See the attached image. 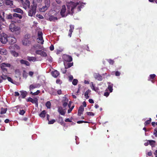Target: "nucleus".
Wrapping results in <instances>:
<instances>
[{
    "label": "nucleus",
    "mask_w": 157,
    "mask_h": 157,
    "mask_svg": "<svg viewBox=\"0 0 157 157\" xmlns=\"http://www.w3.org/2000/svg\"><path fill=\"white\" fill-rule=\"evenodd\" d=\"M85 4V3L80 2H70L67 5V11L65 6L63 5L62 6L60 12V15L63 17H66L68 14L73 15L74 12L77 13L80 11L81 9L83 8Z\"/></svg>",
    "instance_id": "obj_1"
},
{
    "label": "nucleus",
    "mask_w": 157,
    "mask_h": 157,
    "mask_svg": "<svg viewBox=\"0 0 157 157\" xmlns=\"http://www.w3.org/2000/svg\"><path fill=\"white\" fill-rule=\"evenodd\" d=\"M10 30L14 33L18 35L20 33L21 30L20 27L14 23L11 24L9 26Z\"/></svg>",
    "instance_id": "obj_2"
},
{
    "label": "nucleus",
    "mask_w": 157,
    "mask_h": 157,
    "mask_svg": "<svg viewBox=\"0 0 157 157\" xmlns=\"http://www.w3.org/2000/svg\"><path fill=\"white\" fill-rule=\"evenodd\" d=\"M33 5L31 6L30 10L28 12V15L30 17L33 16L36 12L37 4L34 1L33 2Z\"/></svg>",
    "instance_id": "obj_3"
},
{
    "label": "nucleus",
    "mask_w": 157,
    "mask_h": 157,
    "mask_svg": "<svg viewBox=\"0 0 157 157\" xmlns=\"http://www.w3.org/2000/svg\"><path fill=\"white\" fill-rule=\"evenodd\" d=\"M12 66L9 63H3L0 65V67L2 71L5 73H6L7 72V67L10 68H12Z\"/></svg>",
    "instance_id": "obj_4"
},
{
    "label": "nucleus",
    "mask_w": 157,
    "mask_h": 157,
    "mask_svg": "<svg viewBox=\"0 0 157 157\" xmlns=\"http://www.w3.org/2000/svg\"><path fill=\"white\" fill-rule=\"evenodd\" d=\"M50 2L49 0H45L44 6L39 9L40 11L44 12L50 6Z\"/></svg>",
    "instance_id": "obj_5"
},
{
    "label": "nucleus",
    "mask_w": 157,
    "mask_h": 157,
    "mask_svg": "<svg viewBox=\"0 0 157 157\" xmlns=\"http://www.w3.org/2000/svg\"><path fill=\"white\" fill-rule=\"evenodd\" d=\"M8 37L6 34L2 33L1 34L0 41L2 44H6L8 40Z\"/></svg>",
    "instance_id": "obj_6"
},
{
    "label": "nucleus",
    "mask_w": 157,
    "mask_h": 157,
    "mask_svg": "<svg viewBox=\"0 0 157 157\" xmlns=\"http://www.w3.org/2000/svg\"><path fill=\"white\" fill-rule=\"evenodd\" d=\"M30 35L28 34H26L24 38L22 41V44L24 45H27L30 43L29 39L30 38Z\"/></svg>",
    "instance_id": "obj_7"
},
{
    "label": "nucleus",
    "mask_w": 157,
    "mask_h": 157,
    "mask_svg": "<svg viewBox=\"0 0 157 157\" xmlns=\"http://www.w3.org/2000/svg\"><path fill=\"white\" fill-rule=\"evenodd\" d=\"M43 33L41 32L38 31L37 33L38 37L37 38V41L38 43L43 44L44 40L42 37Z\"/></svg>",
    "instance_id": "obj_8"
},
{
    "label": "nucleus",
    "mask_w": 157,
    "mask_h": 157,
    "mask_svg": "<svg viewBox=\"0 0 157 157\" xmlns=\"http://www.w3.org/2000/svg\"><path fill=\"white\" fill-rule=\"evenodd\" d=\"M27 101L31 102L35 104L36 107H37L38 106V99L36 98H34L33 99L29 97Z\"/></svg>",
    "instance_id": "obj_9"
},
{
    "label": "nucleus",
    "mask_w": 157,
    "mask_h": 157,
    "mask_svg": "<svg viewBox=\"0 0 157 157\" xmlns=\"http://www.w3.org/2000/svg\"><path fill=\"white\" fill-rule=\"evenodd\" d=\"M22 3H23V7L25 10H26L28 8H29L30 3L29 1L26 0L25 2Z\"/></svg>",
    "instance_id": "obj_10"
},
{
    "label": "nucleus",
    "mask_w": 157,
    "mask_h": 157,
    "mask_svg": "<svg viewBox=\"0 0 157 157\" xmlns=\"http://www.w3.org/2000/svg\"><path fill=\"white\" fill-rule=\"evenodd\" d=\"M63 58L64 60L66 62H70L72 60V57L71 56L67 55H64L63 56Z\"/></svg>",
    "instance_id": "obj_11"
},
{
    "label": "nucleus",
    "mask_w": 157,
    "mask_h": 157,
    "mask_svg": "<svg viewBox=\"0 0 157 157\" xmlns=\"http://www.w3.org/2000/svg\"><path fill=\"white\" fill-rule=\"evenodd\" d=\"M35 53L36 54L40 55L42 56L46 57L47 56L46 53L41 50H36Z\"/></svg>",
    "instance_id": "obj_12"
},
{
    "label": "nucleus",
    "mask_w": 157,
    "mask_h": 157,
    "mask_svg": "<svg viewBox=\"0 0 157 157\" xmlns=\"http://www.w3.org/2000/svg\"><path fill=\"white\" fill-rule=\"evenodd\" d=\"M8 41H10V42L11 44H13L15 43L16 41V38L14 36H8Z\"/></svg>",
    "instance_id": "obj_13"
},
{
    "label": "nucleus",
    "mask_w": 157,
    "mask_h": 157,
    "mask_svg": "<svg viewBox=\"0 0 157 157\" xmlns=\"http://www.w3.org/2000/svg\"><path fill=\"white\" fill-rule=\"evenodd\" d=\"M5 3L7 6H13V1L11 0H5Z\"/></svg>",
    "instance_id": "obj_14"
},
{
    "label": "nucleus",
    "mask_w": 157,
    "mask_h": 157,
    "mask_svg": "<svg viewBox=\"0 0 157 157\" xmlns=\"http://www.w3.org/2000/svg\"><path fill=\"white\" fill-rule=\"evenodd\" d=\"M84 110V108L82 105L81 106L78 110V116H80Z\"/></svg>",
    "instance_id": "obj_15"
},
{
    "label": "nucleus",
    "mask_w": 157,
    "mask_h": 157,
    "mask_svg": "<svg viewBox=\"0 0 157 157\" xmlns=\"http://www.w3.org/2000/svg\"><path fill=\"white\" fill-rule=\"evenodd\" d=\"M52 75L54 77L56 78L59 75V73L57 71L55 70L52 72Z\"/></svg>",
    "instance_id": "obj_16"
},
{
    "label": "nucleus",
    "mask_w": 157,
    "mask_h": 157,
    "mask_svg": "<svg viewBox=\"0 0 157 157\" xmlns=\"http://www.w3.org/2000/svg\"><path fill=\"white\" fill-rule=\"evenodd\" d=\"M94 76L95 78L98 80L101 81L102 80V76L98 74H95Z\"/></svg>",
    "instance_id": "obj_17"
},
{
    "label": "nucleus",
    "mask_w": 157,
    "mask_h": 157,
    "mask_svg": "<svg viewBox=\"0 0 157 157\" xmlns=\"http://www.w3.org/2000/svg\"><path fill=\"white\" fill-rule=\"evenodd\" d=\"M27 59L30 62H35L37 61L36 58L35 57H30L28 56L27 58Z\"/></svg>",
    "instance_id": "obj_18"
},
{
    "label": "nucleus",
    "mask_w": 157,
    "mask_h": 157,
    "mask_svg": "<svg viewBox=\"0 0 157 157\" xmlns=\"http://www.w3.org/2000/svg\"><path fill=\"white\" fill-rule=\"evenodd\" d=\"M64 64L65 68H68L71 67L73 65V63H71L64 62Z\"/></svg>",
    "instance_id": "obj_19"
},
{
    "label": "nucleus",
    "mask_w": 157,
    "mask_h": 157,
    "mask_svg": "<svg viewBox=\"0 0 157 157\" xmlns=\"http://www.w3.org/2000/svg\"><path fill=\"white\" fill-rule=\"evenodd\" d=\"M13 11L14 12L19 13L21 14L23 13V11L19 8H16L13 9Z\"/></svg>",
    "instance_id": "obj_20"
},
{
    "label": "nucleus",
    "mask_w": 157,
    "mask_h": 157,
    "mask_svg": "<svg viewBox=\"0 0 157 157\" xmlns=\"http://www.w3.org/2000/svg\"><path fill=\"white\" fill-rule=\"evenodd\" d=\"M70 29L69 30V33L68 34V36H69L70 37L71 36L72 33L73 32V31L74 29V25H70Z\"/></svg>",
    "instance_id": "obj_21"
},
{
    "label": "nucleus",
    "mask_w": 157,
    "mask_h": 157,
    "mask_svg": "<svg viewBox=\"0 0 157 157\" xmlns=\"http://www.w3.org/2000/svg\"><path fill=\"white\" fill-rule=\"evenodd\" d=\"M58 112L62 115H64L65 114V112L63 110L62 108L61 107H58Z\"/></svg>",
    "instance_id": "obj_22"
},
{
    "label": "nucleus",
    "mask_w": 157,
    "mask_h": 157,
    "mask_svg": "<svg viewBox=\"0 0 157 157\" xmlns=\"http://www.w3.org/2000/svg\"><path fill=\"white\" fill-rule=\"evenodd\" d=\"M108 83L109 84L108 89L109 90L110 92H112L113 90V84H111L110 82H108Z\"/></svg>",
    "instance_id": "obj_23"
},
{
    "label": "nucleus",
    "mask_w": 157,
    "mask_h": 157,
    "mask_svg": "<svg viewBox=\"0 0 157 157\" xmlns=\"http://www.w3.org/2000/svg\"><path fill=\"white\" fill-rule=\"evenodd\" d=\"M90 87L91 89L95 91H97L98 90V89L96 87H95V85L94 84L93 82H91L90 83Z\"/></svg>",
    "instance_id": "obj_24"
},
{
    "label": "nucleus",
    "mask_w": 157,
    "mask_h": 157,
    "mask_svg": "<svg viewBox=\"0 0 157 157\" xmlns=\"http://www.w3.org/2000/svg\"><path fill=\"white\" fill-rule=\"evenodd\" d=\"M0 54L2 55H6L7 54V52L5 49H0Z\"/></svg>",
    "instance_id": "obj_25"
},
{
    "label": "nucleus",
    "mask_w": 157,
    "mask_h": 157,
    "mask_svg": "<svg viewBox=\"0 0 157 157\" xmlns=\"http://www.w3.org/2000/svg\"><path fill=\"white\" fill-rule=\"evenodd\" d=\"M20 62L22 64H24L26 66H29L30 65L29 63L27 61H25L23 59L21 60L20 61Z\"/></svg>",
    "instance_id": "obj_26"
},
{
    "label": "nucleus",
    "mask_w": 157,
    "mask_h": 157,
    "mask_svg": "<svg viewBox=\"0 0 157 157\" xmlns=\"http://www.w3.org/2000/svg\"><path fill=\"white\" fill-rule=\"evenodd\" d=\"M21 93V95L22 98H24L26 96L27 94V92L24 91H20Z\"/></svg>",
    "instance_id": "obj_27"
},
{
    "label": "nucleus",
    "mask_w": 157,
    "mask_h": 157,
    "mask_svg": "<svg viewBox=\"0 0 157 157\" xmlns=\"http://www.w3.org/2000/svg\"><path fill=\"white\" fill-rule=\"evenodd\" d=\"M46 113L45 110H43L39 114V115L41 117L44 118L45 116Z\"/></svg>",
    "instance_id": "obj_28"
},
{
    "label": "nucleus",
    "mask_w": 157,
    "mask_h": 157,
    "mask_svg": "<svg viewBox=\"0 0 157 157\" xmlns=\"http://www.w3.org/2000/svg\"><path fill=\"white\" fill-rule=\"evenodd\" d=\"M56 17H54V16H51L49 18V20L50 21H55L57 20Z\"/></svg>",
    "instance_id": "obj_29"
},
{
    "label": "nucleus",
    "mask_w": 157,
    "mask_h": 157,
    "mask_svg": "<svg viewBox=\"0 0 157 157\" xmlns=\"http://www.w3.org/2000/svg\"><path fill=\"white\" fill-rule=\"evenodd\" d=\"M37 87V86L36 84H32L31 85L29 86L30 90H32L33 89Z\"/></svg>",
    "instance_id": "obj_30"
},
{
    "label": "nucleus",
    "mask_w": 157,
    "mask_h": 157,
    "mask_svg": "<svg viewBox=\"0 0 157 157\" xmlns=\"http://www.w3.org/2000/svg\"><path fill=\"white\" fill-rule=\"evenodd\" d=\"M90 91H91L90 90H88L85 93L84 96L85 98L86 99H88L89 98V96H88V94L90 92Z\"/></svg>",
    "instance_id": "obj_31"
},
{
    "label": "nucleus",
    "mask_w": 157,
    "mask_h": 157,
    "mask_svg": "<svg viewBox=\"0 0 157 157\" xmlns=\"http://www.w3.org/2000/svg\"><path fill=\"white\" fill-rule=\"evenodd\" d=\"M149 142V144L152 146H153L155 145V141L153 140H148L147 141Z\"/></svg>",
    "instance_id": "obj_32"
},
{
    "label": "nucleus",
    "mask_w": 157,
    "mask_h": 157,
    "mask_svg": "<svg viewBox=\"0 0 157 157\" xmlns=\"http://www.w3.org/2000/svg\"><path fill=\"white\" fill-rule=\"evenodd\" d=\"M13 16L18 17L19 19H21L22 18V16L21 15L16 13H14L13 14Z\"/></svg>",
    "instance_id": "obj_33"
},
{
    "label": "nucleus",
    "mask_w": 157,
    "mask_h": 157,
    "mask_svg": "<svg viewBox=\"0 0 157 157\" xmlns=\"http://www.w3.org/2000/svg\"><path fill=\"white\" fill-rule=\"evenodd\" d=\"M11 54L15 57H17L18 56V54L15 51H11Z\"/></svg>",
    "instance_id": "obj_34"
},
{
    "label": "nucleus",
    "mask_w": 157,
    "mask_h": 157,
    "mask_svg": "<svg viewBox=\"0 0 157 157\" xmlns=\"http://www.w3.org/2000/svg\"><path fill=\"white\" fill-rule=\"evenodd\" d=\"M7 111V109L6 108H1V111L0 112L1 114H4L6 113Z\"/></svg>",
    "instance_id": "obj_35"
},
{
    "label": "nucleus",
    "mask_w": 157,
    "mask_h": 157,
    "mask_svg": "<svg viewBox=\"0 0 157 157\" xmlns=\"http://www.w3.org/2000/svg\"><path fill=\"white\" fill-rule=\"evenodd\" d=\"M46 106L48 109H50L51 106V103L49 101H47L46 103Z\"/></svg>",
    "instance_id": "obj_36"
},
{
    "label": "nucleus",
    "mask_w": 157,
    "mask_h": 157,
    "mask_svg": "<svg viewBox=\"0 0 157 157\" xmlns=\"http://www.w3.org/2000/svg\"><path fill=\"white\" fill-rule=\"evenodd\" d=\"M68 99L66 97H64L63 98L62 100V102H68Z\"/></svg>",
    "instance_id": "obj_37"
},
{
    "label": "nucleus",
    "mask_w": 157,
    "mask_h": 157,
    "mask_svg": "<svg viewBox=\"0 0 157 157\" xmlns=\"http://www.w3.org/2000/svg\"><path fill=\"white\" fill-rule=\"evenodd\" d=\"M2 77V80H6L7 79L8 77L6 75H4L2 74V75L1 76Z\"/></svg>",
    "instance_id": "obj_38"
},
{
    "label": "nucleus",
    "mask_w": 157,
    "mask_h": 157,
    "mask_svg": "<svg viewBox=\"0 0 157 157\" xmlns=\"http://www.w3.org/2000/svg\"><path fill=\"white\" fill-rule=\"evenodd\" d=\"M39 93L40 91L39 90H37L36 92L34 93H33L31 91L30 92V94L34 95H36L38 94Z\"/></svg>",
    "instance_id": "obj_39"
},
{
    "label": "nucleus",
    "mask_w": 157,
    "mask_h": 157,
    "mask_svg": "<svg viewBox=\"0 0 157 157\" xmlns=\"http://www.w3.org/2000/svg\"><path fill=\"white\" fill-rule=\"evenodd\" d=\"M36 47L38 48V49L39 48L43 50H45L44 48L43 47V46H41L39 44L37 45V46H36ZM36 49H37V48H36Z\"/></svg>",
    "instance_id": "obj_40"
},
{
    "label": "nucleus",
    "mask_w": 157,
    "mask_h": 157,
    "mask_svg": "<svg viewBox=\"0 0 157 157\" xmlns=\"http://www.w3.org/2000/svg\"><path fill=\"white\" fill-rule=\"evenodd\" d=\"M151 121V118H150L148 120H147L145 121V122L144 123V124L145 125H147L149 124Z\"/></svg>",
    "instance_id": "obj_41"
},
{
    "label": "nucleus",
    "mask_w": 157,
    "mask_h": 157,
    "mask_svg": "<svg viewBox=\"0 0 157 157\" xmlns=\"http://www.w3.org/2000/svg\"><path fill=\"white\" fill-rule=\"evenodd\" d=\"M78 82V80L77 79H75L73 80L72 82V84L74 85H77Z\"/></svg>",
    "instance_id": "obj_42"
},
{
    "label": "nucleus",
    "mask_w": 157,
    "mask_h": 157,
    "mask_svg": "<svg viewBox=\"0 0 157 157\" xmlns=\"http://www.w3.org/2000/svg\"><path fill=\"white\" fill-rule=\"evenodd\" d=\"M55 120L54 119H52L51 121H48V124H53L55 122Z\"/></svg>",
    "instance_id": "obj_43"
},
{
    "label": "nucleus",
    "mask_w": 157,
    "mask_h": 157,
    "mask_svg": "<svg viewBox=\"0 0 157 157\" xmlns=\"http://www.w3.org/2000/svg\"><path fill=\"white\" fill-rule=\"evenodd\" d=\"M86 113L87 115L89 116H94V113L92 112H87Z\"/></svg>",
    "instance_id": "obj_44"
},
{
    "label": "nucleus",
    "mask_w": 157,
    "mask_h": 157,
    "mask_svg": "<svg viewBox=\"0 0 157 157\" xmlns=\"http://www.w3.org/2000/svg\"><path fill=\"white\" fill-rule=\"evenodd\" d=\"M13 17L11 14H10L7 16V17L8 19H12Z\"/></svg>",
    "instance_id": "obj_45"
},
{
    "label": "nucleus",
    "mask_w": 157,
    "mask_h": 157,
    "mask_svg": "<svg viewBox=\"0 0 157 157\" xmlns=\"http://www.w3.org/2000/svg\"><path fill=\"white\" fill-rule=\"evenodd\" d=\"M25 112L24 110H21L19 112V114L21 115H23L25 113Z\"/></svg>",
    "instance_id": "obj_46"
},
{
    "label": "nucleus",
    "mask_w": 157,
    "mask_h": 157,
    "mask_svg": "<svg viewBox=\"0 0 157 157\" xmlns=\"http://www.w3.org/2000/svg\"><path fill=\"white\" fill-rule=\"evenodd\" d=\"M67 68H65V67L64 68H62L61 69V71L63 73V74H65L66 73V71H66V69Z\"/></svg>",
    "instance_id": "obj_47"
},
{
    "label": "nucleus",
    "mask_w": 157,
    "mask_h": 157,
    "mask_svg": "<svg viewBox=\"0 0 157 157\" xmlns=\"http://www.w3.org/2000/svg\"><path fill=\"white\" fill-rule=\"evenodd\" d=\"M8 81L12 83H13V79L10 77H8L7 79Z\"/></svg>",
    "instance_id": "obj_48"
},
{
    "label": "nucleus",
    "mask_w": 157,
    "mask_h": 157,
    "mask_svg": "<svg viewBox=\"0 0 157 157\" xmlns=\"http://www.w3.org/2000/svg\"><path fill=\"white\" fill-rule=\"evenodd\" d=\"M36 16L38 17L39 18H40L41 19H42L44 18L43 16L40 14H37Z\"/></svg>",
    "instance_id": "obj_49"
},
{
    "label": "nucleus",
    "mask_w": 157,
    "mask_h": 157,
    "mask_svg": "<svg viewBox=\"0 0 157 157\" xmlns=\"http://www.w3.org/2000/svg\"><path fill=\"white\" fill-rule=\"evenodd\" d=\"M82 123H88V122L85 121H78L77 122V123L78 124Z\"/></svg>",
    "instance_id": "obj_50"
},
{
    "label": "nucleus",
    "mask_w": 157,
    "mask_h": 157,
    "mask_svg": "<svg viewBox=\"0 0 157 157\" xmlns=\"http://www.w3.org/2000/svg\"><path fill=\"white\" fill-rule=\"evenodd\" d=\"M34 74L33 72L30 71L29 73V75L31 77H32L33 75Z\"/></svg>",
    "instance_id": "obj_51"
},
{
    "label": "nucleus",
    "mask_w": 157,
    "mask_h": 157,
    "mask_svg": "<svg viewBox=\"0 0 157 157\" xmlns=\"http://www.w3.org/2000/svg\"><path fill=\"white\" fill-rule=\"evenodd\" d=\"M5 21V20L4 18H2L1 19H0V23L3 24V22H4Z\"/></svg>",
    "instance_id": "obj_52"
},
{
    "label": "nucleus",
    "mask_w": 157,
    "mask_h": 157,
    "mask_svg": "<svg viewBox=\"0 0 157 157\" xmlns=\"http://www.w3.org/2000/svg\"><path fill=\"white\" fill-rule=\"evenodd\" d=\"M108 62L110 64H113V63L114 61L112 60L109 59L108 60Z\"/></svg>",
    "instance_id": "obj_53"
},
{
    "label": "nucleus",
    "mask_w": 157,
    "mask_h": 157,
    "mask_svg": "<svg viewBox=\"0 0 157 157\" xmlns=\"http://www.w3.org/2000/svg\"><path fill=\"white\" fill-rule=\"evenodd\" d=\"M50 49L51 51H53L54 49V47L52 44H51L50 47Z\"/></svg>",
    "instance_id": "obj_54"
},
{
    "label": "nucleus",
    "mask_w": 157,
    "mask_h": 157,
    "mask_svg": "<svg viewBox=\"0 0 157 157\" xmlns=\"http://www.w3.org/2000/svg\"><path fill=\"white\" fill-rule=\"evenodd\" d=\"M155 76V74H152L151 75H150V77L152 79H153Z\"/></svg>",
    "instance_id": "obj_55"
},
{
    "label": "nucleus",
    "mask_w": 157,
    "mask_h": 157,
    "mask_svg": "<svg viewBox=\"0 0 157 157\" xmlns=\"http://www.w3.org/2000/svg\"><path fill=\"white\" fill-rule=\"evenodd\" d=\"M56 2L59 4H60L61 3V1L60 0H56Z\"/></svg>",
    "instance_id": "obj_56"
},
{
    "label": "nucleus",
    "mask_w": 157,
    "mask_h": 157,
    "mask_svg": "<svg viewBox=\"0 0 157 157\" xmlns=\"http://www.w3.org/2000/svg\"><path fill=\"white\" fill-rule=\"evenodd\" d=\"M69 80L70 81H71L73 79V77L72 75H70L69 76Z\"/></svg>",
    "instance_id": "obj_57"
},
{
    "label": "nucleus",
    "mask_w": 157,
    "mask_h": 157,
    "mask_svg": "<svg viewBox=\"0 0 157 157\" xmlns=\"http://www.w3.org/2000/svg\"><path fill=\"white\" fill-rule=\"evenodd\" d=\"M63 103V105L64 107H65L67 105L68 102H62Z\"/></svg>",
    "instance_id": "obj_58"
},
{
    "label": "nucleus",
    "mask_w": 157,
    "mask_h": 157,
    "mask_svg": "<svg viewBox=\"0 0 157 157\" xmlns=\"http://www.w3.org/2000/svg\"><path fill=\"white\" fill-rule=\"evenodd\" d=\"M154 134L155 135V136L157 137V130L155 129V132H154Z\"/></svg>",
    "instance_id": "obj_59"
},
{
    "label": "nucleus",
    "mask_w": 157,
    "mask_h": 157,
    "mask_svg": "<svg viewBox=\"0 0 157 157\" xmlns=\"http://www.w3.org/2000/svg\"><path fill=\"white\" fill-rule=\"evenodd\" d=\"M120 74V72L117 71H116L115 73V75L117 76H119Z\"/></svg>",
    "instance_id": "obj_60"
},
{
    "label": "nucleus",
    "mask_w": 157,
    "mask_h": 157,
    "mask_svg": "<svg viewBox=\"0 0 157 157\" xmlns=\"http://www.w3.org/2000/svg\"><path fill=\"white\" fill-rule=\"evenodd\" d=\"M57 92L58 94L60 95L62 94V91L61 90H59L57 91Z\"/></svg>",
    "instance_id": "obj_61"
},
{
    "label": "nucleus",
    "mask_w": 157,
    "mask_h": 157,
    "mask_svg": "<svg viewBox=\"0 0 157 157\" xmlns=\"http://www.w3.org/2000/svg\"><path fill=\"white\" fill-rule=\"evenodd\" d=\"M56 83L58 84H61V81L59 79H57L56 81Z\"/></svg>",
    "instance_id": "obj_62"
},
{
    "label": "nucleus",
    "mask_w": 157,
    "mask_h": 157,
    "mask_svg": "<svg viewBox=\"0 0 157 157\" xmlns=\"http://www.w3.org/2000/svg\"><path fill=\"white\" fill-rule=\"evenodd\" d=\"M65 122H71L72 121L69 118H67L65 120Z\"/></svg>",
    "instance_id": "obj_63"
},
{
    "label": "nucleus",
    "mask_w": 157,
    "mask_h": 157,
    "mask_svg": "<svg viewBox=\"0 0 157 157\" xmlns=\"http://www.w3.org/2000/svg\"><path fill=\"white\" fill-rule=\"evenodd\" d=\"M89 101L90 103H94V101L92 99H89Z\"/></svg>",
    "instance_id": "obj_64"
}]
</instances>
